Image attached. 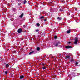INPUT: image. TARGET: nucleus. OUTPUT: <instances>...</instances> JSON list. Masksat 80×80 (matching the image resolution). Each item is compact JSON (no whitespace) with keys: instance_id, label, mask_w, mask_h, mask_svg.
Segmentation results:
<instances>
[{"instance_id":"1","label":"nucleus","mask_w":80,"mask_h":80,"mask_svg":"<svg viewBox=\"0 0 80 80\" xmlns=\"http://www.w3.org/2000/svg\"><path fill=\"white\" fill-rule=\"evenodd\" d=\"M59 43H60V42H54L53 44L54 46L57 47V46L58 45V44H59Z\"/></svg>"},{"instance_id":"2","label":"nucleus","mask_w":80,"mask_h":80,"mask_svg":"<svg viewBox=\"0 0 80 80\" xmlns=\"http://www.w3.org/2000/svg\"><path fill=\"white\" fill-rule=\"evenodd\" d=\"M78 40V38H76L75 39V42H74V44H77Z\"/></svg>"},{"instance_id":"3","label":"nucleus","mask_w":80,"mask_h":80,"mask_svg":"<svg viewBox=\"0 0 80 80\" xmlns=\"http://www.w3.org/2000/svg\"><path fill=\"white\" fill-rule=\"evenodd\" d=\"M18 33H21L22 32V29H19L18 31Z\"/></svg>"},{"instance_id":"4","label":"nucleus","mask_w":80,"mask_h":80,"mask_svg":"<svg viewBox=\"0 0 80 80\" xmlns=\"http://www.w3.org/2000/svg\"><path fill=\"white\" fill-rule=\"evenodd\" d=\"M65 48H71L72 47L70 46H68L65 47Z\"/></svg>"},{"instance_id":"5","label":"nucleus","mask_w":80,"mask_h":80,"mask_svg":"<svg viewBox=\"0 0 80 80\" xmlns=\"http://www.w3.org/2000/svg\"><path fill=\"white\" fill-rule=\"evenodd\" d=\"M65 57L66 58H70V55H67L66 56H65Z\"/></svg>"},{"instance_id":"6","label":"nucleus","mask_w":80,"mask_h":80,"mask_svg":"<svg viewBox=\"0 0 80 80\" xmlns=\"http://www.w3.org/2000/svg\"><path fill=\"white\" fill-rule=\"evenodd\" d=\"M24 78V76L23 75H22L20 76V79H22V78Z\"/></svg>"},{"instance_id":"7","label":"nucleus","mask_w":80,"mask_h":80,"mask_svg":"<svg viewBox=\"0 0 80 80\" xmlns=\"http://www.w3.org/2000/svg\"><path fill=\"white\" fill-rule=\"evenodd\" d=\"M33 52H34V51H32L31 52H30L29 53V55H32V53H33Z\"/></svg>"},{"instance_id":"8","label":"nucleus","mask_w":80,"mask_h":80,"mask_svg":"<svg viewBox=\"0 0 80 80\" xmlns=\"http://www.w3.org/2000/svg\"><path fill=\"white\" fill-rule=\"evenodd\" d=\"M70 32H71L70 30H68L67 31V33H70Z\"/></svg>"},{"instance_id":"9","label":"nucleus","mask_w":80,"mask_h":80,"mask_svg":"<svg viewBox=\"0 0 80 80\" xmlns=\"http://www.w3.org/2000/svg\"><path fill=\"white\" fill-rule=\"evenodd\" d=\"M23 14L22 13L20 16V18H22L23 17Z\"/></svg>"},{"instance_id":"10","label":"nucleus","mask_w":80,"mask_h":80,"mask_svg":"<svg viewBox=\"0 0 80 80\" xmlns=\"http://www.w3.org/2000/svg\"><path fill=\"white\" fill-rule=\"evenodd\" d=\"M58 20H61V19H62V18H60L59 17H58L57 18Z\"/></svg>"},{"instance_id":"11","label":"nucleus","mask_w":80,"mask_h":80,"mask_svg":"<svg viewBox=\"0 0 80 80\" xmlns=\"http://www.w3.org/2000/svg\"><path fill=\"white\" fill-rule=\"evenodd\" d=\"M27 3V1L26 0H24V4H25Z\"/></svg>"},{"instance_id":"12","label":"nucleus","mask_w":80,"mask_h":80,"mask_svg":"<svg viewBox=\"0 0 80 80\" xmlns=\"http://www.w3.org/2000/svg\"><path fill=\"white\" fill-rule=\"evenodd\" d=\"M40 19H43V18H44V17L42 16L41 17H40Z\"/></svg>"},{"instance_id":"13","label":"nucleus","mask_w":80,"mask_h":80,"mask_svg":"<svg viewBox=\"0 0 80 80\" xmlns=\"http://www.w3.org/2000/svg\"><path fill=\"white\" fill-rule=\"evenodd\" d=\"M78 62H76L75 63V65L77 66V65H78Z\"/></svg>"},{"instance_id":"14","label":"nucleus","mask_w":80,"mask_h":80,"mask_svg":"<svg viewBox=\"0 0 80 80\" xmlns=\"http://www.w3.org/2000/svg\"><path fill=\"white\" fill-rule=\"evenodd\" d=\"M73 61H74V59H73V58L71 59V62H73Z\"/></svg>"},{"instance_id":"15","label":"nucleus","mask_w":80,"mask_h":80,"mask_svg":"<svg viewBox=\"0 0 80 80\" xmlns=\"http://www.w3.org/2000/svg\"><path fill=\"white\" fill-rule=\"evenodd\" d=\"M54 38H55V39H56V38H57V36H54Z\"/></svg>"},{"instance_id":"16","label":"nucleus","mask_w":80,"mask_h":80,"mask_svg":"<svg viewBox=\"0 0 80 80\" xmlns=\"http://www.w3.org/2000/svg\"><path fill=\"white\" fill-rule=\"evenodd\" d=\"M37 50L38 51H39V50H40V48L39 47H38L37 48Z\"/></svg>"},{"instance_id":"17","label":"nucleus","mask_w":80,"mask_h":80,"mask_svg":"<svg viewBox=\"0 0 80 80\" xmlns=\"http://www.w3.org/2000/svg\"><path fill=\"white\" fill-rule=\"evenodd\" d=\"M36 25L38 26V27H39L40 26V24L38 23L36 24Z\"/></svg>"},{"instance_id":"18","label":"nucleus","mask_w":80,"mask_h":80,"mask_svg":"<svg viewBox=\"0 0 80 80\" xmlns=\"http://www.w3.org/2000/svg\"><path fill=\"white\" fill-rule=\"evenodd\" d=\"M9 66V65L8 64H7L6 65V67H8Z\"/></svg>"},{"instance_id":"19","label":"nucleus","mask_w":80,"mask_h":80,"mask_svg":"<svg viewBox=\"0 0 80 80\" xmlns=\"http://www.w3.org/2000/svg\"><path fill=\"white\" fill-rule=\"evenodd\" d=\"M5 73L6 75L8 73V72L7 71H5Z\"/></svg>"},{"instance_id":"20","label":"nucleus","mask_w":80,"mask_h":80,"mask_svg":"<svg viewBox=\"0 0 80 80\" xmlns=\"http://www.w3.org/2000/svg\"><path fill=\"white\" fill-rule=\"evenodd\" d=\"M43 69L44 70H45V69H46V67H44L43 68Z\"/></svg>"},{"instance_id":"21","label":"nucleus","mask_w":80,"mask_h":80,"mask_svg":"<svg viewBox=\"0 0 80 80\" xmlns=\"http://www.w3.org/2000/svg\"><path fill=\"white\" fill-rule=\"evenodd\" d=\"M10 75H12V77H13V75L12 74H11Z\"/></svg>"},{"instance_id":"22","label":"nucleus","mask_w":80,"mask_h":80,"mask_svg":"<svg viewBox=\"0 0 80 80\" xmlns=\"http://www.w3.org/2000/svg\"><path fill=\"white\" fill-rule=\"evenodd\" d=\"M36 32H38V30L37 29V30H36Z\"/></svg>"},{"instance_id":"23","label":"nucleus","mask_w":80,"mask_h":80,"mask_svg":"<svg viewBox=\"0 0 80 80\" xmlns=\"http://www.w3.org/2000/svg\"><path fill=\"white\" fill-rule=\"evenodd\" d=\"M44 22H46V21H47V19H45L44 20Z\"/></svg>"},{"instance_id":"24","label":"nucleus","mask_w":80,"mask_h":80,"mask_svg":"<svg viewBox=\"0 0 80 80\" xmlns=\"http://www.w3.org/2000/svg\"><path fill=\"white\" fill-rule=\"evenodd\" d=\"M60 11H63V10H62V9H60Z\"/></svg>"},{"instance_id":"25","label":"nucleus","mask_w":80,"mask_h":80,"mask_svg":"<svg viewBox=\"0 0 80 80\" xmlns=\"http://www.w3.org/2000/svg\"><path fill=\"white\" fill-rule=\"evenodd\" d=\"M23 27H24V28H25V26L24 25V26H23Z\"/></svg>"},{"instance_id":"26","label":"nucleus","mask_w":80,"mask_h":80,"mask_svg":"<svg viewBox=\"0 0 80 80\" xmlns=\"http://www.w3.org/2000/svg\"><path fill=\"white\" fill-rule=\"evenodd\" d=\"M79 74V73H78V74H77V75H79V74Z\"/></svg>"},{"instance_id":"27","label":"nucleus","mask_w":80,"mask_h":80,"mask_svg":"<svg viewBox=\"0 0 80 80\" xmlns=\"http://www.w3.org/2000/svg\"><path fill=\"white\" fill-rule=\"evenodd\" d=\"M70 76H71V75H69V77H70Z\"/></svg>"},{"instance_id":"28","label":"nucleus","mask_w":80,"mask_h":80,"mask_svg":"<svg viewBox=\"0 0 80 80\" xmlns=\"http://www.w3.org/2000/svg\"><path fill=\"white\" fill-rule=\"evenodd\" d=\"M68 43H69V44L70 43V42H68Z\"/></svg>"},{"instance_id":"29","label":"nucleus","mask_w":80,"mask_h":80,"mask_svg":"<svg viewBox=\"0 0 80 80\" xmlns=\"http://www.w3.org/2000/svg\"><path fill=\"white\" fill-rule=\"evenodd\" d=\"M12 2H13V1H11Z\"/></svg>"},{"instance_id":"30","label":"nucleus","mask_w":80,"mask_h":80,"mask_svg":"<svg viewBox=\"0 0 80 80\" xmlns=\"http://www.w3.org/2000/svg\"><path fill=\"white\" fill-rule=\"evenodd\" d=\"M42 65H44V64H42Z\"/></svg>"}]
</instances>
